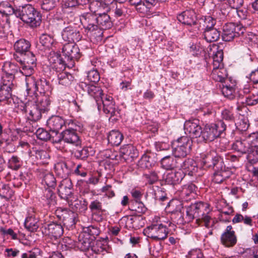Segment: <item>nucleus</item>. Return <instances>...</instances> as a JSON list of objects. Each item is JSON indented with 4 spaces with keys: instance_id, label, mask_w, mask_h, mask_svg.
Segmentation results:
<instances>
[{
    "instance_id": "obj_1",
    "label": "nucleus",
    "mask_w": 258,
    "mask_h": 258,
    "mask_svg": "<svg viewBox=\"0 0 258 258\" xmlns=\"http://www.w3.org/2000/svg\"><path fill=\"white\" fill-rule=\"evenodd\" d=\"M26 86L27 95L30 98L29 99L33 101L40 110L47 112L51 102L48 93L50 88L49 82L44 78H28Z\"/></svg>"
},
{
    "instance_id": "obj_2",
    "label": "nucleus",
    "mask_w": 258,
    "mask_h": 258,
    "mask_svg": "<svg viewBox=\"0 0 258 258\" xmlns=\"http://www.w3.org/2000/svg\"><path fill=\"white\" fill-rule=\"evenodd\" d=\"M233 150L242 154H247V159L255 161L258 159V132L252 133L243 139L235 141L232 145Z\"/></svg>"
},
{
    "instance_id": "obj_3",
    "label": "nucleus",
    "mask_w": 258,
    "mask_h": 258,
    "mask_svg": "<svg viewBox=\"0 0 258 258\" xmlns=\"http://www.w3.org/2000/svg\"><path fill=\"white\" fill-rule=\"evenodd\" d=\"M210 212V206L207 203L198 202L192 204L186 208V215L183 217L182 223H189L196 219L198 224L204 222L205 226L209 228L211 219L209 215Z\"/></svg>"
},
{
    "instance_id": "obj_4",
    "label": "nucleus",
    "mask_w": 258,
    "mask_h": 258,
    "mask_svg": "<svg viewBox=\"0 0 258 258\" xmlns=\"http://www.w3.org/2000/svg\"><path fill=\"white\" fill-rule=\"evenodd\" d=\"M16 17L32 28L39 26L41 23L40 12L31 5H26L17 8Z\"/></svg>"
},
{
    "instance_id": "obj_5",
    "label": "nucleus",
    "mask_w": 258,
    "mask_h": 258,
    "mask_svg": "<svg viewBox=\"0 0 258 258\" xmlns=\"http://www.w3.org/2000/svg\"><path fill=\"white\" fill-rule=\"evenodd\" d=\"M226 129V125L222 120L206 124L202 129L201 137L205 142H212L221 137Z\"/></svg>"
},
{
    "instance_id": "obj_6",
    "label": "nucleus",
    "mask_w": 258,
    "mask_h": 258,
    "mask_svg": "<svg viewBox=\"0 0 258 258\" xmlns=\"http://www.w3.org/2000/svg\"><path fill=\"white\" fill-rule=\"evenodd\" d=\"M15 60L22 64V74L26 76L25 82L28 78H34L32 75L36 67V58L30 50L20 56H15Z\"/></svg>"
},
{
    "instance_id": "obj_7",
    "label": "nucleus",
    "mask_w": 258,
    "mask_h": 258,
    "mask_svg": "<svg viewBox=\"0 0 258 258\" xmlns=\"http://www.w3.org/2000/svg\"><path fill=\"white\" fill-rule=\"evenodd\" d=\"M192 144L191 138L182 136L172 144V154L175 157H185L190 153Z\"/></svg>"
},
{
    "instance_id": "obj_8",
    "label": "nucleus",
    "mask_w": 258,
    "mask_h": 258,
    "mask_svg": "<svg viewBox=\"0 0 258 258\" xmlns=\"http://www.w3.org/2000/svg\"><path fill=\"white\" fill-rule=\"evenodd\" d=\"M245 30V28L241 24L233 23L226 24L223 28L222 39L224 41H230L242 35Z\"/></svg>"
},
{
    "instance_id": "obj_9",
    "label": "nucleus",
    "mask_w": 258,
    "mask_h": 258,
    "mask_svg": "<svg viewBox=\"0 0 258 258\" xmlns=\"http://www.w3.org/2000/svg\"><path fill=\"white\" fill-rule=\"evenodd\" d=\"M62 39L68 43L78 42L81 40L82 36L80 27L75 23H70L65 27L61 33Z\"/></svg>"
},
{
    "instance_id": "obj_10",
    "label": "nucleus",
    "mask_w": 258,
    "mask_h": 258,
    "mask_svg": "<svg viewBox=\"0 0 258 258\" xmlns=\"http://www.w3.org/2000/svg\"><path fill=\"white\" fill-rule=\"evenodd\" d=\"M63 55L69 66H74L75 60H78L81 54L78 46L75 43H67L62 47Z\"/></svg>"
},
{
    "instance_id": "obj_11",
    "label": "nucleus",
    "mask_w": 258,
    "mask_h": 258,
    "mask_svg": "<svg viewBox=\"0 0 258 258\" xmlns=\"http://www.w3.org/2000/svg\"><path fill=\"white\" fill-rule=\"evenodd\" d=\"M97 108L100 111L103 106V110L105 114H109L111 117H114L113 119H117V117L119 116L120 110L115 105V102L112 97L106 95L101 99L100 106L97 105Z\"/></svg>"
},
{
    "instance_id": "obj_12",
    "label": "nucleus",
    "mask_w": 258,
    "mask_h": 258,
    "mask_svg": "<svg viewBox=\"0 0 258 258\" xmlns=\"http://www.w3.org/2000/svg\"><path fill=\"white\" fill-rule=\"evenodd\" d=\"M177 18L183 24L192 27L191 30L194 33H198L200 31V25L197 23L196 14L194 10H186L179 14Z\"/></svg>"
},
{
    "instance_id": "obj_13",
    "label": "nucleus",
    "mask_w": 258,
    "mask_h": 258,
    "mask_svg": "<svg viewBox=\"0 0 258 258\" xmlns=\"http://www.w3.org/2000/svg\"><path fill=\"white\" fill-rule=\"evenodd\" d=\"M202 163L205 168H212L214 170H222L224 168L223 157L208 153L202 159Z\"/></svg>"
},
{
    "instance_id": "obj_14",
    "label": "nucleus",
    "mask_w": 258,
    "mask_h": 258,
    "mask_svg": "<svg viewBox=\"0 0 258 258\" xmlns=\"http://www.w3.org/2000/svg\"><path fill=\"white\" fill-rule=\"evenodd\" d=\"M148 237L155 240H161L165 239L168 235V229L162 224H152L146 230Z\"/></svg>"
},
{
    "instance_id": "obj_15",
    "label": "nucleus",
    "mask_w": 258,
    "mask_h": 258,
    "mask_svg": "<svg viewBox=\"0 0 258 258\" xmlns=\"http://www.w3.org/2000/svg\"><path fill=\"white\" fill-rule=\"evenodd\" d=\"M61 141L75 146L81 145L82 143L77 132V128H69L63 131L60 134V138L57 140H55L54 142L58 143Z\"/></svg>"
},
{
    "instance_id": "obj_16",
    "label": "nucleus",
    "mask_w": 258,
    "mask_h": 258,
    "mask_svg": "<svg viewBox=\"0 0 258 258\" xmlns=\"http://www.w3.org/2000/svg\"><path fill=\"white\" fill-rule=\"evenodd\" d=\"M184 130L185 133L192 138H200L202 133L200 121L197 118H191L185 121Z\"/></svg>"
},
{
    "instance_id": "obj_17",
    "label": "nucleus",
    "mask_w": 258,
    "mask_h": 258,
    "mask_svg": "<svg viewBox=\"0 0 258 258\" xmlns=\"http://www.w3.org/2000/svg\"><path fill=\"white\" fill-rule=\"evenodd\" d=\"M81 86L84 91H86L89 96L94 98L96 105L99 104V106H100L101 99L104 96L101 88L93 84H87L83 83L81 84Z\"/></svg>"
},
{
    "instance_id": "obj_18",
    "label": "nucleus",
    "mask_w": 258,
    "mask_h": 258,
    "mask_svg": "<svg viewBox=\"0 0 258 258\" xmlns=\"http://www.w3.org/2000/svg\"><path fill=\"white\" fill-rule=\"evenodd\" d=\"M220 239L222 244L227 247H233L236 244L237 237L231 225L226 227L224 231L221 234Z\"/></svg>"
},
{
    "instance_id": "obj_19",
    "label": "nucleus",
    "mask_w": 258,
    "mask_h": 258,
    "mask_svg": "<svg viewBox=\"0 0 258 258\" xmlns=\"http://www.w3.org/2000/svg\"><path fill=\"white\" fill-rule=\"evenodd\" d=\"M80 21L83 27L88 32L92 33L97 30V15L88 13L82 15Z\"/></svg>"
},
{
    "instance_id": "obj_20",
    "label": "nucleus",
    "mask_w": 258,
    "mask_h": 258,
    "mask_svg": "<svg viewBox=\"0 0 258 258\" xmlns=\"http://www.w3.org/2000/svg\"><path fill=\"white\" fill-rule=\"evenodd\" d=\"M62 225L57 222H52L45 226L44 233L50 238L56 240L60 238L63 233Z\"/></svg>"
},
{
    "instance_id": "obj_21",
    "label": "nucleus",
    "mask_w": 258,
    "mask_h": 258,
    "mask_svg": "<svg viewBox=\"0 0 258 258\" xmlns=\"http://www.w3.org/2000/svg\"><path fill=\"white\" fill-rule=\"evenodd\" d=\"M58 193L59 197L67 202L72 198L73 185L69 178L63 179L61 180L58 187Z\"/></svg>"
},
{
    "instance_id": "obj_22",
    "label": "nucleus",
    "mask_w": 258,
    "mask_h": 258,
    "mask_svg": "<svg viewBox=\"0 0 258 258\" xmlns=\"http://www.w3.org/2000/svg\"><path fill=\"white\" fill-rule=\"evenodd\" d=\"M57 43L53 35L43 33L39 37L38 47L39 49L45 51L50 49L53 50Z\"/></svg>"
},
{
    "instance_id": "obj_23",
    "label": "nucleus",
    "mask_w": 258,
    "mask_h": 258,
    "mask_svg": "<svg viewBox=\"0 0 258 258\" xmlns=\"http://www.w3.org/2000/svg\"><path fill=\"white\" fill-rule=\"evenodd\" d=\"M222 83L221 91L223 95L232 100L236 96L235 87L236 82L231 78H227Z\"/></svg>"
},
{
    "instance_id": "obj_24",
    "label": "nucleus",
    "mask_w": 258,
    "mask_h": 258,
    "mask_svg": "<svg viewBox=\"0 0 258 258\" xmlns=\"http://www.w3.org/2000/svg\"><path fill=\"white\" fill-rule=\"evenodd\" d=\"M138 156V151L133 145H126L120 149L119 156L126 162L132 161Z\"/></svg>"
},
{
    "instance_id": "obj_25",
    "label": "nucleus",
    "mask_w": 258,
    "mask_h": 258,
    "mask_svg": "<svg viewBox=\"0 0 258 258\" xmlns=\"http://www.w3.org/2000/svg\"><path fill=\"white\" fill-rule=\"evenodd\" d=\"M22 109L25 113H28V118L32 121H36L39 120L43 113H45L43 110H40L35 104H30L29 103L24 104Z\"/></svg>"
},
{
    "instance_id": "obj_26",
    "label": "nucleus",
    "mask_w": 258,
    "mask_h": 258,
    "mask_svg": "<svg viewBox=\"0 0 258 258\" xmlns=\"http://www.w3.org/2000/svg\"><path fill=\"white\" fill-rule=\"evenodd\" d=\"M65 124L64 120L59 116H52L47 121V125L52 134L56 135L60 129Z\"/></svg>"
},
{
    "instance_id": "obj_27",
    "label": "nucleus",
    "mask_w": 258,
    "mask_h": 258,
    "mask_svg": "<svg viewBox=\"0 0 258 258\" xmlns=\"http://www.w3.org/2000/svg\"><path fill=\"white\" fill-rule=\"evenodd\" d=\"M70 207L75 212L84 213L88 209V203L83 199L72 198L68 201Z\"/></svg>"
},
{
    "instance_id": "obj_28",
    "label": "nucleus",
    "mask_w": 258,
    "mask_h": 258,
    "mask_svg": "<svg viewBox=\"0 0 258 258\" xmlns=\"http://www.w3.org/2000/svg\"><path fill=\"white\" fill-rule=\"evenodd\" d=\"M54 170L55 173L60 178L66 179L71 174L72 168L70 163L59 162L55 164Z\"/></svg>"
},
{
    "instance_id": "obj_29",
    "label": "nucleus",
    "mask_w": 258,
    "mask_h": 258,
    "mask_svg": "<svg viewBox=\"0 0 258 258\" xmlns=\"http://www.w3.org/2000/svg\"><path fill=\"white\" fill-rule=\"evenodd\" d=\"M157 161L154 153L147 152L142 156L139 161V165L142 168H150L156 164Z\"/></svg>"
},
{
    "instance_id": "obj_30",
    "label": "nucleus",
    "mask_w": 258,
    "mask_h": 258,
    "mask_svg": "<svg viewBox=\"0 0 258 258\" xmlns=\"http://www.w3.org/2000/svg\"><path fill=\"white\" fill-rule=\"evenodd\" d=\"M89 208L95 217V220L98 222L103 220L102 213L105 211L103 209L102 204L98 200L92 201L89 205Z\"/></svg>"
},
{
    "instance_id": "obj_31",
    "label": "nucleus",
    "mask_w": 258,
    "mask_h": 258,
    "mask_svg": "<svg viewBox=\"0 0 258 258\" xmlns=\"http://www.w3.org/2000/svg\"><path fill=\"white\" fill-rule=\"evenodd\" d=\"M31 44L29 41L24 39H20L17 40L14 44V47L16 53L14 54V58L15 56H20L30 50Z\"/></svg>"
},
{
    "instance_id": "obj_32",
    "label": "nucleus",
    "mask_w": 258,
    "mask_h": 258,
    "mask_svg": "<svg viewBox=\"0 0 258 258\" xmlns=\"http://www.w3.org/2000/svg\"><path fill=\"white\" fill-rule=\"evenodd\" d=\"M181 168L183 172V175L187 174L189 176H193L196 174L198 171V167L196 162L192 159L185 160L181 164Z\"/></svg>"
},
{
    "instance_id": "obj_33",
    "label": "nucleus",
    "mask_w": 258,
    "mask_h": 258,
    "mask_svg": "<svg viewBox=\"0 0 258 258\" xmlns=\"http://www.w3.org/2000/svg\"><path fill=\"white\" fill-rule=\"evenodd\" d=\"M183 172L181 170L170 171L165 176V181L168 184H178L183 178Z\"/></svg>"
},
{
    "instance_id": "obj_34",
    "label": "nucleus",
    "mask_w": 258,
    "mask_h": 258,
    "mask_svg": "<svg viewBox=\"0 0 258 258\" xmlns=\"http://www.w3.org/2000/svg\"><path fill=\"white\" fill-rule=\"evenodd\" d=\"M245 66L247 68L252 69L249 75V79L254 84H257L258 83V69H256L257 68L256 61L250 56H247Z\"/></svg>"
},
{
    "instance_id": "obj_35",
    "label": "nucleus",
    "mask_w": 258,
    "mask_h": 258,
    "mask_svg": "<svg viewBox=\"0 0 258 258\" xmlns=\"http://www.w3.org/2000/svg\"><path fill=\"white\" fill-rule=\"evenodd\" d=\"M98 27L102 29H107L112 25L110 16L104 11L101 14L97 16Z\"/></svg>"
},
{
    "instance_id": "obj_36",
    "label": "nucleus",
    "mask_w": 258,
    "mask_h": 258,
    "mask_svg": "<svg viewBox=\"0 0 258 258\" xmlns=\"http://www.w3.org/2000/svg\"><path fill=\"white\" fill-rule=\"evenodd\" d=\"M21 69L16 64L10 61L5 62L2 68L4 74L14 77L17 74H22Z\"/></svg>"
},
{
    "instance_id": "obj_37",
    "label": "nucleus",
    "mask_w": 258,
    "mask_h": 258,
    "mask_svg": "<svg viewBox=\"0 0 258 258\" xmlns=\"http://www.w3.org/2000/svg\"><path fill=\"white\" fill-rule=\"evenodd\" d=\"M227 72L223 66L218 68H213L211 76L217 82H223L227 77Z\"/></svg>"
},
{
    "instance_id": "obj_38",
    "label": "nucleus",
    "mask_w": 258,
    "mask_h": 258,
    "mask_svg": "<svg viewBox=\"0 0 258 258\" xmlns=\"http://www.w3.org/2000/svg\"><path fill=\"white\" fill-rule=\"evenodd\" d=\"M89 9L91 13L93 15H99L101 14L104 11H107L108 10V6L101 2L99 1H93L91 2L89 5Z\"/></svg>"
},
{
    "instance_id": "obj_39",
    "label": "nucleus",
    "mask_w": 258,
    "mask_h": 258,
    "mask_svg": "<svg viewBox=\"0 0 258 258\" xmlns=\"http://www.w3.org/2000/svg\"><path fill=\"white\" fill-rule=\"evenodd\" d=\"M197 187L193 183H190L184 185L181 192L182 196L186 201L194 199L196 196Z\"/></svg>"
},
{
    "instance_id": "obj_40",
    "label": "nucleus",
    "mask_w": 258,
    "mask_h": 258,
    "mask_svg": "<svg viewBox=\"0 0 258 258\" xmlns=\"http://www.w3.org/2000/svg\"><path fill=\"white\" fill-rule=\"evenodd\" d=\"M203 35L204 39L208 42H213L217 41L220 36V32L217 29H205Z\"/></svg>"
},
{
    "instance_id": "obj_41",
    "label": "nucleus",
    "mask_w": 258,
    "mask_h": 258,
    "mask_svg": "<svg viewBox=\"0 0 258 258\" xmlns=\"http://www.w3.org/2000/svg\"><path fill=\"white\" fill-rule=\"evenodd\" d=\"M52 188H45L43 191L42 200L49 207L54 206L56 204V196L52 190Z\"/></svg>"
},
{
    "instance_id": "obj_42",
    "label": "nucleus",
    "mask_w": 258,
    "mask_h": 258,
    "mask_svg": "<svg viewBox=\"0 0 258 258\" xmlns=\"http://www.w3.org/2000/svg\"><path fill=\"white\" fill-rule=\"evenodd\" d=\"M57 77L59 84L66 87L69 86L74 80L73 76L66 71L58 73Z\"/></svg>"
},
{
    "instance_id": "obj_43",
    "label": "nucleus",
    "mask_w": 258,
    "mask_h": 258,
    "mask_svg": "<svg viewBox=\"0 0 258 258\" xmlns=\"http://www.w3.org/2000/svg\"><path fill=\"white\" fill-rule=\"evenodd\" d=\"M13 89L0 87V102L2 104H11L13 101L12 91Z\"/></svg>"
},
{
    "instance_id": "obj_44",
    "label": "nucleus",
    "mask_w": 258,
    "mask_h": 258,
    "mask_svg": "<svg viewBox=\"0 0 258 258\" xmlns=\"http://www.w3.org/2000/svg\"><path fill=\"white\" fill-rule=\"evenodd\" d=\"M123 137L118 131L112 130L109 132L107 139L108 143L112 146H117L121 143Z\"/></svg>"
},
{
    "instance_id": "obj_45",
    "label": "nucleus",
    "mask_w": 258,
    "mask_h": 258,
    "mask_svg": "<svg viewBox=\"0 0 258 258\" xmlns=\"http://www.w3.org/2000/svg\"><path fill=\"white\" fill-rule=\"evenodd\" d=\"M16 82L15 77L3 74L1 81V87L4 88L14 89L15 88Z\"/></svg>"
},
{
    "instance_id": "obj_46",
    "label": "nucleus",
    "mask_w": 258,
    "mask_h": 258,
    "mask_svg": "<svg viewBox=\"0 0 258 258\" xmlns=\"http://www.w3.org/2000/svg\"><path fill=\"white\" fill-rule=\"evenodd\" d=\"M214 171L212 180L215 183H221L229 176V171L226 169L225 165H224V168L222 170Z\"/></svg>"
},
{
    "instance_id": "obj_47",
    "label": "nucleus",
    "mask_w": 258,
    "mask_h": 258,
    "mask_svg": "<svg viewBox=\"0 0 258 258\" xmlns=\"http://www.w3.org/2000/svg\"><path fill=\"white\" fill-rule=\"evenodd\" d=\"M17 9H15L12 5L8 2L3 1L0 3V13L3 15L11 16L14 15L16 16Z\"/></svg>"
},
{
    "instance_id": "obj_48",
    "label": "nucleus",
    "mask_w": 258,
    "mask_h": 258,
    "mask_svg": "<svg viewBox=\"0 0 258 258\" xmlns=\"http://www.w3.org/2000/svg\"><path fill=\"white\" fill-rule=\"evenodd\" d=\"M24 225L29 231H36L39 227L38 220L33 216H28L25 219Z\"/></svg>"
},
{
    "instance_id": "obj_49",
    "label": "nucleus",
    "mask_w": 258,
    "mask_h": 258,
    "mask_svg": "<svg viewBox=\"0 0 258 258\" xmlns=\"http://www.w3.org/2000/svg\"><path fill=\"white\" fill-rule=\"evenodd\" d=\"M62 221L63 225L67 227H72L77 222V214L72 211L68 210V212L64 215Z\"/></svg>"
},
{
    "instance_id": "obj_50",
    "label": "nucleus",
    "mask_w": 258,
    "mask_h": 258,
    "mask_svg": "<svg viewBox=\"0 0 258 258\" xmlns=\"http://www.w3.org/2000/svg\"><path fill=\"white\" fill-rule=\"evenodd\" d=\"M160 162L162 167L167 170L171 169L177 166L176 160L170 155L166 156L162 158Z\"/></svg>"
},
{
    "instance_id": "obj_51",
    "label": "nucleus",
    "mask_w": 258,
    "mask_h": 258,
    "mask_svg": "<svg viewBox=\"0 0 258 258\" xmlns=\"http://www.w3.org/2000/svg\"><path fill=\"white\" fill-rule=\"evenodd\" d=\"M42 183L47 186V188H54L56 185V179L54 175L49 172L44 173Z\"/></svg>"
},
{
    "instance_id": "obj_52",
    "label": "nucleus",
    "mask_w": 258,
    "mask_h": 258,
    "mask_svg": "<svg viewBox=\"0 0 258 258\" xmlns=\"http://www.w3.org/2000/svg\"><path fill=\"white\" fill-rule=\"evenodd\" d=\"M223 52L222 49H218L216 52H214L213 56V68H218L223 66Z\"/></svg>"
},
{
    "instance_id": "obj_53",
    "label": "nucleus",
    "mask_w": 258,
    "mask_h": 258,
    "mask_svg": "<svg viewBox=\"0 0 258 258\" xmlns=\"http://www.w3.org/2000/svg\"><path fill=\"white\" fill-rule=\"evenodd\" d=\"M89 148L84 147L82 149H78L74 151V157L79 160H85L89 156Z\"/></svg>"
},
{
    "instance_id": "obj_54",
    "label": "nucleus",
    "mask_w": 258,
    "mask_h": 258,
    "mask_svg": "<svg viewBox=\"0 0 258 258\" xmlns=\"http://www.w3.org/2000/svg\"><path fill=\"white\" fill-rule=\"evenodd\" d=\"M50 133V132L49 133L42 128H39L36 131L35 135L37 138L39 140L42 141H47L48 140L51 139V138H54L53 134H52V133ZM53 141H54L55 140L53 139Z\"/></svg>"
},
{
    "instance_id": "obj_55",
    "label": "nucleus",
    "mask_w": 258,
    "mask_h": 258,
    "mask_svg": "<svg viewBox=\"0 0 258 258\" xmlns=\"http://www.w3.org/2000/svg\"><path fill=\"white\" fill-rule=\"evenodd\" d=\"M77 247L81 251L88 250L91 247V241L88 238H85L82 236H79Z\"/></svg>"
},
{
    "instance_id": "obj_56",
    "label": "nucleus",
    "mask_w": 258,
    "mask_h": 258,
    "mask_svg": "<svg viewBox=\"0 0 258 258\" xmlns=\"http://www.w3.org/2000/svg\"><path fill=\"white\" fill-rule=\"evenodd\" d=\"M13 190L6 184L3 185L0 189V197L7 201H9L14 195Z\"/></svg>"
},
{
    "instance_id": "obj_57",
    "label": "nucleus",
    "mask_w": 258,
    "mask_h": 258,
    "mask_svg": "<svg viewBox=\"0 0 258 258\" xmlns=\"http://www.w3.org/2000/svg\"><path fill=\"white\" fill-rule=\"evenodd\" d=\"M22 165V161L17 156H13L8 161V167L15 170H18Z\"/></svg>"
},
{
    "instance_id": "obj_58",
    "label": "nucleus",
    "mask_w": 258,
    "mask_h": 258,
    "mask_svg": "<svg viewBox=\"0 0 258 258\" xmlns=\"http://www.w3.org/2000/svg\"><path fill=\"white\" fill-rule=\"evenodd\" d=\"M56 6L55 0H42L41 3V8L45 11L53 9Z\"/></svg>"
},
{
    "instance_id": "obj_59",
    "label": "nucleus",
    "mask_w": 258,
    "mask_h": 258,
    "mask_svg": "<svg viewBox=\"0 0 258 258\" xmlns=\"http://www.w3.org/2000/svg\"><path fill=\"white\" fill-rule=\"evenodd\" d=\"M144 176L151 184H153L159 179L158 173L156 171H151L149 173L145 174Z\"/></svg>"
},
{
    "instance_id": "obj_60",
    "label": "nucleus",
    "mask_w": 258,
    "mask_h": 258,
    "mask_svg": "<svg viewBox=\"0 0 258 258\" xmlns=\"http://www.w3.org/2000/svg\"><path fill=\"white\" fill-rule=\"evenodd\" d=\"M87 78L90 82L96 83L100 80V75L96 70L93 69L88 72Z\"/></svg>"
},
{
    "instance_id": "obj_61",
    "label": "nucleus",
    "mask_w": 258,
    "mask_h": 258,
    "mask_svg": "<svg viewBox=\"0 0 258 258\" xmlns=\"http://www.w3.org/2000/svg\"><path fill=\"white\" fill-rule=\"evenodd\" d=\"M131 210L132 211H135L139 214H143L146 212L147 208L145 207L144 204L142 202L140 201L135 202L132 209Z\"/></svg>"
},
{
    "instance_id": "obj_62",
    "label": "nucleus",
    "mask_w": 258,
    "mask_h": 258,
    "mask_svg": "<svg viewBox=\"0 0 258 258\" xmlns=\"http://www.w3.org/2000/svg\"><path fill=\"white\" fill-rule=\"evenodd\" d=\"M62 59L60 54L54 52V51L50 52V55L48 56V60L51 67Z\"/></svg>"
},
{
    "instance_id": "obj_63",
    "label": "nucleus",
    "mask_w": 258,
    "mask_h": 258,
    "mask_svg": "<svg viewBox=\"0 0 258 258\" xmlns=\"http://www.w3.org/2000/svg\"><path fill=\"white\" fill-rule=\"evenodd\" d=\"M236 128L240 132L246 131L249 127L248 120L246 118H242L235 123Z\"/></svg>"
},
{
    "instance_id": "obj_64",
    "label": "nucleus",
    "mask_w": 258,
    "mask_h": 258,
    "mask_svg": "<svg viewBox=\"0 0 258 258\" xmlns=\"http://www.w3.org/2000/svg\"><path fill=\"white\" fill-rule=\"evenodd\" d=\"M246 103L247 105L252 106L258 103V91L246 97Z\"/></svg>"
}]
</instances>
